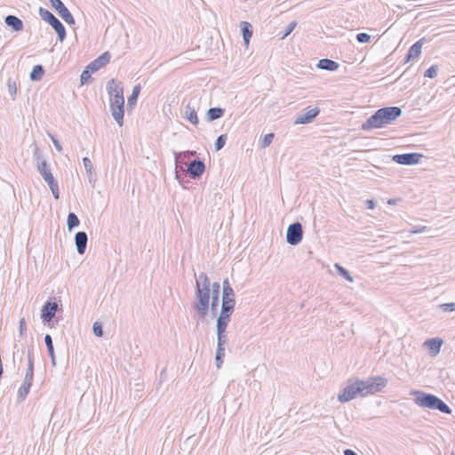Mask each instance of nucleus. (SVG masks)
I'll return each mask as SVG.
<instances>
[{
    "label": "nucleus",
    "instance_id": "9",
    "mask_svg": "<svg viewBox=\"0 0 455 455\" xmlns=\"http://www.w3.org/2000/svg\"><path fill=\"white\" fill-rule=\"evenodd\" d=\"M51 5L68 25L75 24V19L61 0H50Z\"/></svg>",
    "mask_w": 455,
    "mask_h": 455
},
{
    "label": "nucleus",
    "instance_id": "30",
    "mask_svg": "<svg viewBox=\"0 0 455 455\" xmlns=\"http://www.w3.org/2000/svg\"><path fill=\"white\" fill-rule=\"evenodd\" d=\"M334 267L339 275L343 276L348 282H351V283L354 282L353 276L350 275V273L346 268H344L342 266H340L338 263H336L334 265Z\"/></svg>",
    "mask_w": 455,
    "mask_h": 455
},
{
    "label": "nucleus",
    "instance_id": "49",
    "mask_svg": "<svg viewBox=\"0 0 455 455\" xmlns=\"http://www.w3.org/2000/svg\"><path fill=\"white\" fill-rule=\"evenodd\" d=\"M223 291L222 292L228 293L229 291H234L233 288L231 287L228 279H225L223 281Z\"/></svg>",
    "mask_w": 455,
    "mask_h": 455
},
{
    "label": "nucleus",
    "instance_id": "6",
    "mask_svg": "<svg viewBox=\"0 0 455 455\" xmlns=\"http://www.w3.org/2000/svg\"><path fill=\"white\" fill-rule=\"evenodd\" d=\"M38 13L42 20L46 21L48 24L52 26V28L55 30L58 40L60 42H63L66 38L67 33L64 25L61 21L56 18L49 10L40 7L38 10Z\"/></svg>",
    "mask_w": 455,
    "mask_h": 455
},
{
    "label": "nucleus",
    "instance_id": "51",
    "mask_svg": "<svg viewBox=\"0 0 455 455\" xmlns=\"http://www.w3.org/2000/svg\"><path fill=\"white\" fill-rule=\"evenodd\" d=\"M365 204L368 209H374L376 206L375 201L372 199L366 200Z\"/></svg>",
    "mask_w": 455,
    "mask_h": 455
},
{
    "label": "nucleus",
    "instance_id": "54",
    "mask_svg": "<svg viewBox=\"0 0 455 455\" xmlns=\"http://www.w3.org/2000/svg\"><path fill=\"white\" fill-rule=\"evenodd\" d=\"M344 455H358V454L351 449H346L344 451Z\"/></svg>",
    "mask_w": 455,
    "mask_h": 455
},
{
    "label": "nucleus",
    "instance_id": "39",
    "mask_svg": "<svg viewBox=\"0 0 455 455\" xmlns=\"http://www.w3.org/2000/svg\"><path fill=\"white\" fill-rule=\"evenodd\" d=\"M29 390H30V387L21 385V387L19 388V391H18V398L20 401H23L26 398V396L28 395V394L29 393Z\"/></svg>",
    "mask_w": 455,
    "mask_h": 455
},
{
    "label": "nucleus",
    "instance_id": "58",
    "mask_svg": "<svg viewBox=\"0 0 455 455\" xmlns=\"http://www.w3.org/2000/svg\"><path fill=\"white\" fill-rule=\"evenodd\" d=\"M452 455H454V454H452Z\"/></svg>",
    "mask_w": 455,
    "mask_h": 455
},
{
    "label": "nucleus",
    "instance_id": "43",
    "mask_svg": "<svg viewBox=\"0 0 455 455\" xmlns=\"http://www.w3.org/2000/svg\"><path fill=\"white\" fill-rule=\"evenodd\" d=\"M356 40L361 44L369 43L371 41V36L367 33H359L356 35Z\"/></svg>",
    "mask_w": 455,
    "mask_h": 455
},
{
    "label": "nucleus",
    "instance_id": "21",
    "mask_svg": "<svg viewBox=\"0 0 455 455\" xmlns=\"http://www.w3.org/2000/svg\"><path fill=\"white\" fill-rule=\"evenodd\" d=\"M240 28L243 34V38L245 45L249 44L250 38L252 36V26L247 21H242L240 23Z\"/></svg>",
    "mask_w": 455,
    "mask_h": 455
},
{
    "label": "nucleus",
    "instance_id": "28",
    "mask_svg": "<svg viewBox=\"0 0 455 455\" xmlns=\"http://www.w3.org/2000/svg\"><path fill=\"white\" fill-rule=\"evenodd\" d=\"M224 356H225V347L217 346L215 361H216V367L218 369L221 368V366L223 364Z\"/></svg>",
    "mask_w": 455,
    "mask_h": 455
},
{
    "label": "nucleus",
    "instance_id": "16",
    "mask_svg": "<svg viewBox=\"0 0 455 455\" xmlns=\"http://www.w3.org/2000/svg\"><path fill=\"white\" fill-rule=\"evenodd\" d=\"M443 341L440 338L428 339L424 342V346L429 349L433 355H436L441 349Z\"/></svg>",
    "mask_w": 455,
    "mask_h": 455
},
{
    "label": "nucleus",
    "instance_id": "1",
    "mask_svg": "<svg viewBox=\"0 0 455 455\" xmlns=\"http://www.w3.org/2000/svg\"><path fill=\"white\" fill-rule=\"evenodd\" d=\"M387 384V379L382 376L368 378L365 380L349 379L346 387L338 395L340 403H347L357 396L364 397L380 392Z\"/></svg>",
    "mask_w": 455,
    "mask_h": 455
},
{
    "label": "nucleus",
    "instance_id": "52",
    "mask_svg": "<svg viewBox=\"0 0 455 455\" xmlns=\"http://www.w3.org/2000/svg\"><path fill=\"white\" fill-rule=\"evenodd\" d=\"M52 143H53V145H54L55 148H56L59 152H60V151L62 150V147H61V145L60 144V142H59L56 139H54V138H52Z\"/></svg>",
    "mask_w": 455,
    "mask_h": 455
},
{
    "label": "nucleus",
    "instance_id": "5",
    "mask_svg": "<svg viewBox=\"0 0 455 455\" xmlns=\"http://www.w3.org/2000/svg\"><path fill=\"white\" fill-rule=\"evenodd\" d=\"M412 394L415 395L414 402L417 405L431 410H437L445 414L451 413V409L448 404L436 395L422 391H414Z\"/></svg>",
    "mask_w": 455,
    "mask_h": 455
},
{
    "label": "nucleus",
    "instance_id": "35",
    "mask_svg": "<svg viewBox=\"0 0 455 455\" xmlns=\"http://www.w3.org/2000/svg\"><path fill=\"white\" fill-rule=\"evenodd\" d=\"M274 137V133L266 134L260 141V147L263 148H267L272 143Z\"/></svg>",
    "mask_w": 455,
    "mask_h": 455
},
{
    "label": "nucleus",
    "instance_id": "44",
    "mask_svg": "<svg viewBox=\"0 0 455 455\" xmlns=\"http://www.w3.org/2000/svg\"><path fill=\"white\" fill-rule=\"evenodd\" d=\"M83 164H84L86 172L89 175H91L92 173V170H93L92 164L91 160L88 157H84Z\"/></svg>",
    "mask_w": 455,
    "mask_h": 455
},
{
    "label": "nucleus",
    "instance_id": "8",
    "mask_svg": "<svg viewBox=\"0 0 455 455\" xmlns=\"http://www.w3.org/2000/svg\"><path fill=\"white\" fill-rule=\"evenodd\" d=\"M303 238L302 226L299 222L289 225L286 231V242L291 245L299 244Z\"/></svg>",
    "mask_w": 455,
    "mask_h": 455
},
{
    "label": "nucleus",
    "instance_id": "12",
    "mask_svg": "<svg viewBox=\"0 0 455 455\" xmlns=\"http://www.w3.org/2000/svg\"><path fill=\"white\" fill-rule=\"evenodd\" d=\"M58 309V304L48 300L43 306L41 310V318L44 323H50L55 316Z\"/></svg>",
    "mask_w": 455,
    "mask_h": 455
},
{
    "label": "nucleus",
    "instance_id": "15",
    "mask_svg": "<svg viewBox=\"0 0 455 455\" xmlns=\"http://www.w3.org/2000/svg\"><path fill=\"white\" fill-rule=\"evenodd\" d=\"M88 242L87 234L84 231H79L75 235V243L78 254L83 255L86 251Z\"/></svg>",
    "mask_w": 455,
    "mask_h": 455
},
{
    "label": "nucleus",
    "instance_id": "13",
    "mask_svg": "<svg viewBox=\"0 0 455 455\" xmlns=\"http://www.w3.org/2000/svg\"><path fill=\"white\" fill-rule=\"evenodd\" d=\"M205 170L204 163L200 159L193 160L188 166V172L192 179L200 178Z\"/></svg>",
    "mask_w": 455,
    "mask_h": 455
},
{
    "label": "nucleus",
    "instance_id": "29",
    "mask_svg": "<svg viewBox=\"0 0 455 455\" xmlns=\"http://www.w3.org/2000/svg\"><path fill=\"white\" fill-rule=\"evenodd\" d=\"M140 92V86L139 84L135 85L132 89V92L131 96L128 98V107L129 108H132V106H134L136 104Z\"/></svg>",
    "mask_w": 455,
    "mask_h": 455
},
{
    "label": "nucleus",
    "instance_id": "22",
    "mask_svg": "<svg viewBox=\"0 0 455 455\" xmlns=\"http://www.w3.org/2000/svg\"><path fill=\"white\" fill-rule=\"evenodd\" d=\"M225 109L222 108H211L206 113V118L209 122H212L224 116Z\"/></svg>",
    "mask_w": 455,
    "mask_h": 455
},
{
    "label": "nucleus",
    "instance_id": "37",
    "mask_svg": "<svg viewBox=\"0 0 455 455\" xmlns=\"http://www.w3.org/2000/svg\"><path fill=\"white\" fill-rule=\"evenodd\" d=\"M92 331H93V334L96 336V337H102L103 336V329H102V324L100 322H95L92 325Z\"/></svg>",
    "mask_w": 455,
    "mask_h": 455
},
{
    "label": "nucleus",
    "instance_id": "27",
    "mask_svg": "<svg viewBox=\"0 0 455 455\" xmlns=\"http://www.w3.org/2000/svg\"><path fill=\"white\" fill-rule=\"evenodd\" d=\"M228 341L227 331L224 329H217V346L223 347L227 345Z\"/></svg>",
    "mask_w": 455,
    "mask_h": 455
},
{
    "label": "nucleus",
    "instance_id": "25",
    "mask_svg": "<svg viewBox=\"0 0 455 455\" xmlns=\"http://www.w3.org/2000/svg\"><path fill=\"white\" fill-rule=\"evenodd\" d=\"M44 74V68L42 65L34 66L29 77L32 81H40Z\"/></svg>",
    "mask_w": 455,
    "mask_h": 455
},
{
    "label": "nucleus",
    "instance_id": "20",
    "mask_svg": "<svg viewBox=\"0 0 455 455\" xmlns=\"http://www.w3.org/2000/svg\"><path fill=\"white\" fill-rule=\"evenodd\" d=\"M183 117L188 120L194 125L198 124L199 119L197 117V114L195 110L194 107H191L190 104H188L184 109Z\"/></svg>",
    "mask_w": 455,
    "mask_h": 455
},
{
    "label": "nucleus",
    "instance_id": "56",
    "mask_svg": "<svg viewBox=\"0 0 455 455\" xmlns=\"http://www.w3.org/2000/svg\"><path fill=\"white\" fill-rule=\"evenodd\" d=\"M174 155H175V162H176V164H179L180 162L181 154L174 153Z\"/></svg>",
    "mask_w": 455,
    "mask_h": 455
},
{
    "label": "nucleus",
    "instance_id": "7",
    "mask_svg": "<svg viewBox=\"0 0 455 455\" xmlns=\"http://www.w3.org/2000/svg\"><path fill=\"white\" fill-rule=\"evenodd\" d=\"M33 158L36 162V167L46 183L55 180L47 161L44 159L41 150L37 146H35L33 152Z\"/></svg>",
    "mask_w": 455,
    "mask_h": 455
},
{
    "label": "nucleus",
    "instance_id": "19",
    "mask_svg": "<svg viewBox=\"0 0 455 455\" xmlns=\"http://www.w3.org/2000/svg\"><path fill=\"white\" fill-rule=\"evenodd\" d=\"M339 64L330 59H322L318 61L317 68L327 70V71H335L339 68Z\"/></svg>",
    "mask_w": 455,
    "mask_h": 455
},
{
    "label": "nucleus",
    "instance_id": "24",
    "mask_svg": "<svg viewBox=\"0 0 455 455\" xmlns=\"http://www.w3.org/2000/svg\"><path fill=\"white\" fill-rule=\"evenodd\" d=\"M44 343L46 345L49 356L51 357L52 364L53 366H55L56 365V358H55L52 339L50 334H46L44 336Z\"/></svg>",
    "mask_w": 455,
    "mask_h": 455
},
{
    "label": "nucleus",
    "instance_id": "50",
    "mask_svg": "<svg viewBox=\"0 0 455 455\" xmlns=\"http://www.w3.org/2000/svg\"><path fill=\"white\" fill-rule=\"evenodd\" d=\"M426 229H427V227H425V226L420 227V228L414 227V228L411 230V233H413V234H419V233L424 232Z\"/></svg>",
    "mask_w": 455,
    "mask_h": 455
},
{
    "label": "nucleus",
    "instance_id": "4",
    "mask_svg": "<svg viewBox=\"0 0 455 455\" xmlns=\"http://www.w3.org/2000/svg\"><path fill=\"white\" fill-rule=\"evenodd\" d=\"M402 115V109L398 107H385L378 109L363 124V131L379 129L390 124Z\"/></svg>",
    "mask_w": 455,
    "mask_h": 455
},
{
    "label": "nucleus",
    "instance_id": "32",
    "mask_svg": "<svg viewBox=\"0 0 455 455\" xmlns=\"http://www.w3.org/2000/svg\"><path fill=\"white\" fill-rule=\"evenodd\" d=\"M235 304V292L229 291L228 293L222 292V303Z\"/></svg>",
    "mask_w": 455,
    "mask_h": 455
},
{
    "label": "nucleus",
    "instance_id": "18",
    "mask_svg": "<svg viewBox=\"0 0 455 455\" xmlns=\"http://www.w3.org/2000/svg\"><path fill=\"white\" fill-rule=\"evenodd\" d=\"M422 41L423 39H420L410 47L405 56L407 62L418 58L421 54Z\"/></svg>",
    "mask_w": 455,
    "mask_h": 455
},
{
    "label": "nucleus",
    "instance_id": "17",
    "mask_svg": "<svg viewBox=\"0 0 455 455\" xmlns=\"http://www.w3.org/2000/svg\"><path fill=\"white\" fill-rule=\"evenodd\" d=\"M4 22L15 32H20L23 30L24 25L22 20L14 15H7L4 18Z\"/></svg>",
    "mask_w": 455,
    "mask_h": 455
},
{
    "label": "nucleus",
    "instance_id": "36",
    "mask_svg": "<svg viewBox=\"0 0 455 455\" xmlns=\"http://www.w3.org/2000/svg\"><path fill=\"white\" fill-rule=\"evenodd\" d=\"M34 377V371H27L25 374V378L22 383V386H26L28 387H31L32 381Z\"/></svg>",
    "mask_w": 455,
    "mask_h": 455
},
{
    "label": "nucleus",
    "instance_id": "14",
    "mask_svg": "<svg viewBox=\"0 0 455 455\" xmlns=\"http://www.w3.org/2000/svg\"><path fill=\"white\" fill-rule=\"evenodd\" d=\"M111 55L108 52H105L100 56H99L96 60L92 61L87 68L91 69V72H96L104 66H106L110 60Z\"/></svg>",
    "mask_w": 455,
    "mask_h": 455
},
{
    "label": "nucleus",
    "instance_id": "46",
    "mask_svg": "<svg viewBox=\"0 0 455 455\" xmlns=\"http://www.w3.org/2000/svg\"><path fill=\"white\" fill-rule=\"evenodd\" d=\"M27 371H34V357L32 352L28 351V369Z\"/></svg>",
    "mask_w": 455,
    "mask_h": 455
},
{
    "label": "nucleus",
    "instance_id": "3",
    "mask_svg": "<svg viewBox=\"0 0 455 455\" xmlns=\"http://www.w3.org/2000/svg\"><path fill=\"white\" fill-rule=\"evenodd\" d=\"M107 91L109 96L111 115L119 126L124 124V87L121 82L110 79L107 84Z\"/></svg>",
    "mask_w": 455,
    "mask_h": 455
},
{
    "label": "nucleus",
    "instance_id": "42",
    "mask_svg": "<svg viewBox=\"0 0 455 455\" xmlns=\"http://www.w3.org/2000/svg\"><path fill=\"white\" fill-rule=\"evenodd\" d=\"M297 26V22L296 21H291V23H289L287 25V27L285 28V30L282 36V39L285 38L287 36H289L292 31L293 29L296 28Z\"/></svg>",
    "mask_w": 455,
    "mask_h": 455
},
{
    "label": "nucleus",
    "instance_id": "41",
    "mask_svg": "<svg viewBox=\"0 0 455 455\" xmlns=\"http://www.w3.org/2000/svg\"><path fill=\"white\" fill-rule=\"evenodd\" d=\"M92 72H91V69L89 68H85L82 74H81V76H80V80H81V84H87L89 79L91 78V74Z\"/></svg>",
    "mask_w": 455,
    "mask_h": 455
},
{
    "label": "nucleus",
    "instance_id": "2",
    "mask_svg": "<svg viewBox=\"0 0 455 455\" xmlns=\"http://www.w3.org/2000/svg\"><path fill=\"white\" fill-rule=\"evenodd\" d=\"M211 299V282L204 272L199 273L196 277L195 300L192 304L193 309L196 312L198 320L204 319L209 312Z\"/></svg>",
    "mask_w": 455,
    "mask_h": 455
},
{
    "label": "nucleus",
    "instance_id": "47",
    "mask_svg": "<svg viewBox=\"0 0 455 455\" xmlns=\"http://www.w3.org/2000/svg\"><path fill=\"white\" fill-rule=\"evenodd\" d=\"M441 307L445 312L455 311V302L443 304V305H441Z\"/></svg>",
    "mask_w": 455,
    "mask_h": 455
},
{
    "label": "nucleus",
    "instance_id": "23",
    "mask_svg": "<svg viewBox=\"0 0 455 455\" xmlns=\"http://www.w3.org/2000/svg\"><path fill=\"white\" fill-rule=\"evenodd\" d=\"M231 314H227V313H220V315L218 316L217 318V324H216V329L220 330V329H224V330H227V327L230 322V319H231Z\"/></svg>",
    "mask_w": 455,
    "mask_h": 455
},
{
    "label": "nucleus",
    "instance_id": "53",
    "mask_svg": "<svg viewBox=\"0 0 455 455\" xmlns=\"http://www.w3.org/2000/svg\"><path fill=\"white\" fill-rule=\"evenodd\" d=\"M24 329H26V323H25V320L22 318L20 321V332H22Z\"/></svg>",
    "mask_w": 455,
    "mask_h": 455
},
{
    "label": "nucleus",
    "instance_id": "31",
    "mask_svg": "<svg viewBox=\"0 0 455 455\" xmlns=\"http://www.w3.org/2000/svg\"><path fill=\"white\" fill-rule=\"evenodd\" d=\"M227 140H228V136H227V134H221V135H220V136L217 138V140H216V141H215V144H214V146H215V150H216V151H220V149L225 146Z\"/></svg>",
    "mask_w": 455,
    "mask_h": 455
},
{
    "label": "nucleus",
    "instance_id": "33",
    "mask_svg": "<svg viewBox=\"0 0 455 455\" xmlns=\"http://www.w3.org/2000/svg\"><path fill=\"white\" fill-rule=\"evenodd\" d=\"M47 184L53 195V197L55 199H59L60 198L59 185H58V182L56 181V180L50 183H47Z\"/></svg>",
    "mask_w": 455,
    "mask_h": 455
},
{
    "label": "nucleus",
    "instance_id": "26",
    "mask_svg": "<svg viewBox=\"0 0 455 455\" xmlns=\"http://www.w3.org/2000/svg\"><path fill=\"white\" fill-rule=\"evenodd\" d=\"M79 224H80V220H79L78 217L76 215V213L69 212L68 215V220H67V226H68V231H71L73 228L78 227Z\"/></svg>",
    "mask_w": 455,
    "mask_h": 455
},
{
    "label": "nucleus",
    "instance_id": "11",
    "mask_svg": "<svg viewBox=\"0 0 455 455\" xmlns=\"http://www.w3.org/2000/svg\"><path fill=\"white\" fill-rule=\"evenodd\" d=\"M318 108H307L304 111L299 114L294 121V124H307L311 123L319 114Z\"/></svg>",
    "mask_w": 455,
    "mask_h": 455
},
{
    "label": "nucleus",
    "instance_id": "45",
    "mask_svg": "<svg viewBox=\"0 0 455 455\" xmlns=\"http://www.w3.org/2000/svg\"><path fill=\"white\" fill-rule=\"evenodd\" d=\"M220 284L218 282H214L211 284V294L212 296H220Z\"/></svg>",
    "mask_w": 455,
    "mask_h": 455
},
{
    "label": "nucleus",
    "instance_id": "40",
    "mask_svg": "<svg viewBox=\"0 0 455 455\" xmlns=\"http://www.w3.org/2000/svg\"><path fill=\"white\" fill-rule=\"evenodd\" d=\"M235 304H228V303H222L221 302V309H220V312L221 313H227V314H233L234 312V309H235Z\"/></svg>",
    "mask_w": 455,
    "mask_h": 455
},
{
    "label": "nucleus",
    "instance_id": "34",
    "mask_svg": "<svg viewBox=\"0 0 455 455\" xmlns=\"http://www.w3.org/2000/svg\"><path fill=\"white\" fill-rule=\"evenodd\" d=\"M437 72H438V66L432 65L430 68H428L426 70L424 76L428 77V78H435L437 76Z\"/></svg>",
    "mask_w": 455,
    "mask_h": 455
},
{
    "label": "nucleus",
    "instance_id": "48",
    "mask_svg": "<svg viewBox=\"0 0 455 455\" xmlns=\"http://www.w3.org/2000/svg\"><path fill=\"white\" fill-rule=\"evenodd\" d=\"M219 305V296H212L211 309L215 312Z\"/></svg>",
    "mask_w": 455,
    "mask_h": 455
},
{
    "label": "nucleus",
    "instance_id": "57",
    "mask_svg": "<svg viewBox=\"0 0 455 455\" xmlns=\"http://www.w3.org/2000/svg\"><path fill=\"white\" fill-rule=\"evenodd\" d=\"M387 203L389 204H395V200L394 199H389Z\"/></svg>",
    "mask_w": 455,
    "mask_h": 455
},
{
    "label": "nucleus",
    "instance_id": "38",
    "mask_svg": "<svg viewBox=\"0 0 455 455\" xmlns=\"http://www.w3.org/2000/svg\"><path fill=\"white\" fill-rule=\"evenodd\" d=\"M7 86H8V92H9L10 95L12 97V99H14L15 94L17 92V86H16L15 81L9 79L7 82Z\"/></svg>",
    "mask_w": 455,
    "mask_h": 455
},
{
    "label": "nucleus",
    "instance_id": "10",
    "mask_svg": "<svg viewBox=\"0 0 455 455\" xmlns=\"http://www.w3.org/2000/svg\"><path fill=\"white\" fill-rule=\"evenodd\" d=\"M421 157L419 153L397 154L393 156V161L402 165H412L419 164Z\"/></svg>",
    "mask_w": 455,
    "mask_h": 455
},
{
    "label": "nucleus",
    "instance_id": "55",
    "mask_svg": "<svg viewBox=\"0 0 455 455\" xmlns=\"http://www.w3.org/2000/svg\"><path fill=\"white\" fill-rule=\"evenodd\" d=\"M196 154V151H187V152H184V153H183V155H184L185 156H188H188H195Z\"/></svg>",
    "mask_w": 455,
    "mask_h": 455
}]
</instances>
